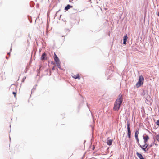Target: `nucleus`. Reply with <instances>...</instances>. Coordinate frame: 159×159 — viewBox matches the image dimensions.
Listing matches in <instances>:
<instances>
[{"label":"nucleus","mask_w":159,"mask_h":159,"mask_svg":"<svg viewBox=\"0 0 159 159\" xmlns=\"http://www.w3.org/2000/svg\"><path fill=\"white\" fill-rule=\"evenodd\" d=\"M122 102V96L120 94L119 95L114 103L113 108V110L117 111L119 109Z\"/></svg>","instance_id":"f257e3e1"},{"label":"nucleus","mask_w":159,"mask_h":159,"mask_svg":"<svg viewBox=\"0 0 159 159\" xmlns=\"http://www.w3.org/2000/svg\"><path fill=\"white\" fill-rule=\"evenodd\" d=\"M144 79L143 77L141 75L139 76V80L136 84V86L137 88H139L141 85H143V83Z\"/></svg>","instance_id":"f03ea898"},{"label":"nucleus","mask_w":159,"mask_h":159,"mask_svg":"<svg viewBox=\"0 0 159 159\" xmlns=\"http://www.w3.org/2000/svg\"><path fill=\"white\" fill-rule=\"evenodd\" d=\"M140 147L145 152L148 151L149 148L148 147V145L147 144V143H145V144L143 145H140Z\"/></svg>","instance_id":"7ed1b4c3"},{"label":"nucleus","mask_w":159,"mask_h":159,"mask_svg":"<svg viewBox=\"0 0 159 159\" xmlns=\"http://www.w3.org/2000/svg\"><path fill=\"white\" fill-rule=\"evenodd\" d=\"M130 124L129 121L127 122V129L128 130L127 134L129 139L131 137V130L130 127Z\"/></svg>","instance_id":"20e7f679"},{"label":"nucleus","mask_w":159,"mask_h":159,"mask_svg":"<svg viewBox=\"0 0 159 159\" xmlns=\"http://www.w3.org/2000/svg\"><path fill=\"white\" fill-rule=\"evenodd\" d=\"M54 59L55 61L56 62V64L57 65V66L59 68H60V66L59 60L55 53H54Z\"/></svg>","instance_id":"39448f33"},{"label":"nucleus","mask_w":159,"mask_h":159,"mask_svg":"<svg viewBox=\"0 0 159 159\" xmlns=\"http://www.w3.org/2000/svg\"><path fill=\"white\" fill-rule=\"evenodd\" d=\"M143 138L144 139V143H147V141L149 139V136L146 134H145L143 135Z\"/></svg>","instance_id":"423d86ee"},{"label":"nucleus","mask_w":159,"mask_h":159,"mask_svg":"<svg viewBox=\"0 0 159 159\" xmlns=\"http://www.w3.org/2000/svg\"><path fill=\"white\" fill-rule=\"evenodd\" d=\"M41 59L42 60L47 59V54L45 53H44L42 54Z\"/></svg>","instance_id":"0eeeda50"},{"label":"nucleus","mask_w":159,"mask_h":159,"mask_svg":"<svg viewBox=\"0 0 159 159\" xmlns=\"http://www.w3.org/2000/svg\"><path fill=\"white\" fill-rule=\"evenodd\" d=\"M72 76L73 78L75 79H80V76L78 74H72Z\"/></svg>","instance_id":"6e6552de"},{"label":"nucleus","mask_w":159,"mask_h":159,"mask_svg":"<svg viewBox=\"0 0 159 159\" xmlns=\"http://www.w3.org/2000/svg\"><path fill=\"white\" fill-rule=\"evenodd\" d=\"M139 133L138 131H136L135 133V136L136 140H137L138 142H139V139L138 138V136Z\"/></svg>","instance_id":"1a4fd4ad"},{"label":"nucleus","mask_w":159,"mask_h":159,"mask_svg":"<svg viewBox=\"0 0 159 159\" xmlns=\"http://www.w3.org/2000/svg\"><path fill=\"white\" fill-rule=\"evenodd\" d=\"M128 38L127 36L126 35L123 38V44L125 45L126 44L127 39Z\"/></svg>","instance_id":"9d476101"},{"label":"nucleus","mask_w":159,"mask_h":159,"mask_svg":"<svg viewBox=\"0 0 159 159\" xmlns=\"http://www.w3.org/2000/svg\"><path fill=\"white\" fill-rule=\"evenodd\" d=\"M136 154L140 159H144L142 155L138 152H137Z\"/></svg>","instance_id":"9b49d317"},{"label":"nucleus","mask_w":159,"mask_h":159,"mask_svg":"<svg viewBox=\"0 0 159 159\" xmlns=\"http://www.w3.org/2000/svg\"><path fill=\"white\" fill-rule=\"evenodd\" d=\"M112 140H111V139L108 140H107V145L110 146L112 144Z\"/></svg>","instance_id":"f8f14e48"},{"label":"nucleus","mask_w":159,"mask_h":159,"mask_svg":"<svg viewBox=\"0 0 159 159\" xmlns=\"http://www.w3.org/2000/svg\"><path fill=\"white\" fill-rule=\"evenodd\" d=\"M72 6H70V5H68L66 7H65V10H67L70 9V7H72Z\"/></svg>","instance_id":"ddd939ff"},{"label":"nucleus","mask_w":159,"mask_h":159,"mask_svg":"<svg viewBox=\"0 0 159 159\" xmlns=\"http://www.w3.org/2000/svg\"><path fill=\"white\" fill-rule=\"evenodd\" d=\"M156 139L157 141H159V134L156 136Z\"/></svg>","instance_id":"4468645a"},{"label":"nucleus","mask_w":159,"mask_h":159,"mask_svg":"<svg viewBox=\"0 0 159 159\" xmlns=\"http://www.w3.org/2000/svg\"><path fill=\"white\" fill-rule=\"evenodd\" d=\"M12 93L14 95V97H16V92H13Z\"/></svg>","instance_id":"2eb2a0df"},{"label":"nucleus","mask_w":159,"mask_h":159,"mask_svg":"<svg viewBox=\"0 0 159 159\" xmlns=\"http://www.w3.org/2000/svg\"><path fill=\"white\" fill-rule=\"evenodd\" d=\"M156 124L157 125H159V120H157L156 122Z\"/></svg>","instance_id":"dca6fc26"},{"label":"nucleus","mask_w":159,"mask_h":159,"mask_svg":"<svg viewBox=\"0 0 159 159\" xmlns=\"http://www.w3.org/2000/svg\"><path fill=\"white\" fill-rule=\"evenodd\" d=\"M158 16H159V12H158Z\"/></svg>","instance_id":"f3484780"}]
</instances>
